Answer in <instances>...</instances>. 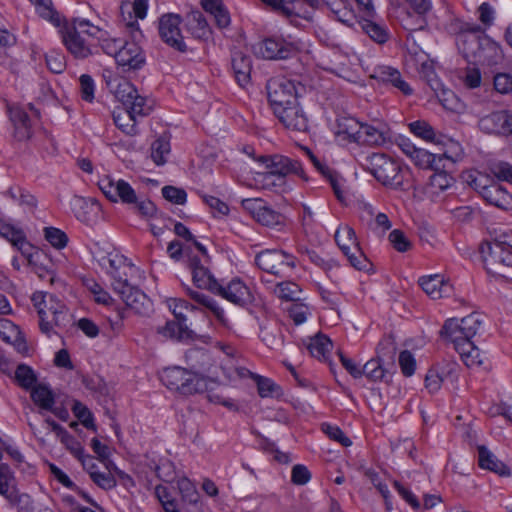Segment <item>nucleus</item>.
I'll return each instance as SVG.
<instances>
[{"mask_svg": "<svg viewBox=\"0 0 512 512\" xmlns=\"http://www.w3.org/2000/svg\"><path fill=\"white\" fill-rule=\"evenodd\" d=\"M186 359L195 371L191 372L181 367L166 368L161 374L162 383L184 395L204 392L208 389V380L201 372L209 370L210 354L204 349H191L186 353Z\"/></svg>", "mask_w": 512, "mask_h": 512, "instance_id": "1", "label": "nucleus"}, {"mask_svg": "<svg viewBox=\"0 0 512 512\" xmlns=\"http://www.w3.org/2000/svg\"><path fill=\"white\" fill-rule=\"evenodd\" d=\"M60 33L67 50L79 59L93 54L95 37H100L101 28L84 18L73 19L71 25H62Z\"/></svg>", "mask_w": 512, "mask_h": 512, "instance_id": "2", "label": "nucleus"}, {"mask_svg": "<svg viewBox=\"0 0 512 512\" xmlns=\"http://www.w3.org/2000/svg\"><path fill=\"white\" fill-rule=\"evenodd\" d=\"M98 186L110 201L132 205L134 211L142 217L150 218L156 213L155 205L146 198H139L132 186L122 179L104 176L98 181Z\"/></svg>", "mask_w": 512, "mask_h": 512, "instance_id": "3", "label": "nucleus"}, {"mask_svg": "<svg viewBox=\"0 0 512 512\" xmlns=\"http://www.w3.org/2000/svg\"><path fill=\"white\" fill-rule=\"evenodd\" d=\"M302 43L291 35H273L252 46L255 56L266 60H286L296 56Z\"/></svg>", "mask_w": 512, "mask_h": 512, "instance_id": "4", "label": "nucleus"}, {"mask_svg": "<svg viewBox=\"0 0 512 512\" xmlns=\"http://www.w3.org/2000/svg\"><path fill=\"white\" fill-rule=\"evenodd\" d=\"M479 249L489 272L496 273L501 266L512 267V230L499 234L491 242L482 243Z\"/></svg>", "mask_w": 512, "mask_h": 512, "instance_id": "5", "label": "nucleus"}, {"mask_svg": "<svg viewBox=\"0 0 512 512\" xmlns=\"http://www.w3.org/2000/svg\"><path fill=\"white\" fill-rule=\"evenodd\" d=\"M34 306L37 308L40 318V329L43 333L49 334L55 326H65L67 322V308L59 302L52 294L41 292L34 293L32 296Z\"/></svg>", "mask_w": 512, "mask_h": 512, "instance_id": "6", "label": "nucleus"}, {"mask_svg": "<svg viewBox=\"0 0 512 512\" xmlns=\"http://www.w3.org/2000/svg\"><path fill=\"white\" fill-rule=\"evenodd\" d=\"M365 168L383 185L392 189H403L400 165L382 153H373L366 158Z\"/></svg>", "mask_w": 512, "mask_h": 512, "instance_id": "7", "label": "nucleus"}, {"mask_svg": "<svg viewBox=\"0 0 512 512\" xmlns=\"http://www.w3.org/2000/svg\"><path fill=\"white\" fill-rule=\"evenodd\" d=\"M482 325V318L477 313H472L461 320L451 318L445 321L440 334L450 341L455 350L466 341H470Z\"/></svg>", "mask_w": 512, "mask_h": 512, "instance_id": "8", "label": "nucleus"}, {"mask_svg": "<svg viewBox=\"0 0 512 512\" xmlns=\"http://www.w3.org/2000/svg\"><path fill=\"white\" fill-rule=\"evenodd\" d=\"M456 44L459 51L470 62L485 63L487 56L485 51L496 50V43L491 41L486 36L482 35V28L480 30L471 29L456 38Z\"/></svg>", "mask_w": 512, "mask_h": 512, "instance_id": "9", "label": "nucleus"}, {"mask_svg": "<svg viewBox=\"0 0 512 512\" xmlns=\"http://www.w3.org/2000/svg\"><path fill=\"white\" fill-rule=\"evenodd\" d=\"M295 257L278 249H266L255 256V264L264 272L283 278L295 268Z\"/></svg>", "mask_w": 512, "mask_h": 512, "instance_id": "10", "label": "nucleus"}, {"mask_svg": "<svg viewBox=\"0 0 512 512\" xmlns=\"http://www.w3.org/2000/svg\"><path fill=\"white\" fill-rule=\"evenodd\" d=\"M266 89L273 112L295 104L298 100L299 90L296 83L285 77L271 78L267 82Z\"/></svg>", "mask_w": 512, "mask_h": 512, "instance_id": "11", "label": "nucleus"}, {"mask_svg": "<svg viewBox=\"0 0 512 512\" xmlns=\"http://www.w3.org/2000/svg\"><path fill=\"white\" fill-rule=\"evenodd\" d=\"M335 241L354 268L363 270L368 266V259L359 247L353 228L348 225L340 226L336 230Z\"/></svg>", "mask_w": 512, "mask_h": 512, "instance_id": "12", "label": "nucleus"}, {"mask_svg": "<svg viewBox=\"0 0 512 512\" xmlns=\"http://www.w3.org/2000/svg\"><path fill=\"white\" fill-rule=\"evenodd\" d=\"M260 161L265 164L266 173L278 175L284 179L290 174H294L307 181L308 177L302 167V164L295 159L284 155L263 156Z\"/></svg>", "mask_w": 512, "mask_h": 512, "instance_id": "13", "label": "nucleus"}, {"mask_svg": "<svg viewBox=\"0 0 512 512\" xmlns=\"http://www.w3.org/2000/svg\"><path fill=\"white\" fill-rule=\"evenodd\" d=\"M181 22L182 19L178 14H164L159 19L158 29L161 39L167 45L179 52H185L187 50V46L181 33Z\"/></svg>", "mask_w": 512, "mask_h": 512, "instance_id": "14", "label": "nucleus"}, {"mask_svg": "<svg viewBox=\"0 0 512 512\" xmlns=\"http://www.w3.org/2000/svg\"><path fill=\"white\" fill-rule=\"evenodd\" d=\"M114 291L136 314L145 316L152 311V303L147 295L137 287L130 285L128 281L123 284V287H118Z\"/></svg>", "mask_w": 512, "mask_h": 512, "instance_id": "15", "label": "nucleus"}, {"mask_svg": "<svg viewBox=\"0 0 512 512\" xmlns=\"http://www.w3.org/2000/svg\"><path fill=\"white\" fill-rule=\"evenodd\" d=\"M117 83L114 87L115 97L125 106L134 112H141L145 107H150L147 104L145 97L138 94L135 86L124 78L115 80Z\"/></svg>", "mask_w": 512, "mask_h": 512, "instance_id": "16", "label": "nucleus"}, {"mask_svg": "<svg viewBox=\"0 0 512 512\" xmlns=\"http://www.w3.org/2000/svg\"><path fill=\"white\" fill-rule=\"evenodd\" d=\"M274 114L289 130L296 132H306L308 130L309 120L298 100L295 101V104L285 106Z\"/></svg>", "mask_w": 512, "mask_h": 512, "instance_id": "17", "label": "nucleus"}, {"mask_svg": "<svg viewBox=\"0 0 512 512\" xmlns=\"http://www.w3.org/2000/svg\"><path fill=\"white\" fill-rule=\"evenodd\" d=\"M101 265L112 278L113 289L123 287V284L127 282L128 270L132 269L126 257L118 253H109L103 257Z\"/></svg>", "mask_w": 512, "mask_h": 512, "instance_id": "18", "label": "nucleus"}, {"mask_svg": "<svg viewBox=\"0 0 512 512\" xmlns=\"http://www.w3.org/2000/svg\"><path fill=\"white\" fill-rule=\"evenodd\" d=\"M479 127L488 134L511 135L512 114L507 110L492 112L479 120Z\"/></svg>", "mask_w": 512, "mask_h": 512, "instance_id": "19", "label": "nucleus"}, {"mask_svg": "<svg viewBox=\"0 0 512 512\" xmlns=\"http://www.w3.org/2000/svg\"><path fill=\"white\" fill-rule=\"evenodd\" d=\"M218 288L214 294H218L236 305L245 306L253 301L250 289L239 278L232 279L226 286L218 284Z\"/></svg>", "mask_w": 512, "mask_h": 512, "instance_id": "20", "label": "nucleus"}, {"mask_svg": "<svg viewBox=\"0 0 512 512\" xmlns=\"http://www.w3.org/2000/svg\"><path fill=\"white\" fill-rule=\"evenodd\" d=\"M400 150L411 159V161L422 169H436L435 161L440 156L428 152L425 149L418 148L408 138H400L398 143Z\"/></svg>", "mask_w": 512, "mask_h": 512, "instance_id": "21", "label": "nucleus"}, {"mask_svg": "<svg viewBox=\"0 0 512 512\" xmlns=\"http://www.w3.org/2000/svg\"><path fill=\"white\" fill-rule=\"evenodd\" d=\"M371 78L385 85H390L399 90L406 96L413 93L411 86L403 79L401 73L396 68L386 65H380L374 68Z\"/></svg>", "mask_w": 512, "mask_h": 512, "instance_id": "22", "label": "nucleus"}, {"mask_svg": "<svg viewBox=\"0 0 512 512\" xmlns=\"http://www.w3.org/2000/svg\"><path fill=\"white\" fill-rule=\"evenodd\" d=\"M116 62L125 70H137L143 67L146 58L141 47L134 42H124L116 56Z\"/></svg>", "mask_w": 512, "mask_h": 512, "instance_id": "23", "label": "nucleus"}, {"mask_svg": "<svg viewBox=\"0 0 512 512\" xmlns=\"http://www.w3.org/2000/svg\"><path fill=\"white\" fill-rule=\"evenodd\" d=\"M150 111L151 107H145L141 112H134L128 107L117 109L113 112V121L123 133L134 136L138 133L137 117L146 116Z\"/></svg>", "mask_w": 512, "mask_h": 512, "instance_id": "24", "label": "nucleus"}, {"mask_svg": "<svg viewBox=\"0 0 512 512\" xmlns=\"http://www.w3.org/2000/svg\"><path fill=\"white\" fill-rule=\"evenodd\" d=\"M9 118L13 125L14 138L18 141H25L32 137V122L27 112L20 106H9Z\"/></svg>", "mask_w": 512, "mask_h": 512, "instance_id": "25", "label": "nucleus"}, {"mask_svg": "<svg viewBox=\"0 0 512 512\" xmlns=\"http://www.w3.org/2000/svg\"><path fill=\"white\" fill-rule=\"evenodd\" d=\"M423 291L432 299L448 297L453 292L452 285L442 275L434 274L419 279Z\"/></svg>", "mask_w": 512, "mask_h": 512, "instance_id": "26", "label": "nucleus"}, {"mask_svg": "<svg viewBox=\"0 0 512 512\" xmlns=\"http://www.w3.org/2000/svg\"><path fill=\"white\" fill-rule=\"evenodd\" d=\"M243 205L252 209V214L255 220L265 226H275L282 222V215L273 209L265 206L259 200L246 199Z\"/></svg>", "mask_w": 512, "mask_h": 512, "instance_id": "27", "label": "nucleus"}, {"mask_svg": "<svg viewBox=\"0 0 512 512\" xmlns=\"http://www.w3.org/2000/svg\"><path fill=\"white\" fill-rule=\"evenodd\" d=\"M190 268L192 270L193 282L201 289L215 292L218 288V282L211 274L208 268L201 264L197 258H191Z\"/></svg>", "mask_w": 512, "mask_h": 512, "instance_id": "28", "label": "nucleus"}, {"mask_svg": "<svg viewBox=\"0 0 512 512\" xmlns=\"http://www.w3.org/2000/svg\"><path fill=\"white\" fill-rule=\"evenodd\" d=\"M390 140L389 130L385 126L376 127L363 124L357 143L370 146H382Z\"/></svg>", "mask_w": 512, "mask_h": 512, "instance_id": "29", "label": "nucleus"}, {"mask_svg": "<svg viewBox=\"0 0 512 512\" xmlns=\"http://www.w3.org/2000/svg\"><path fill=\"white\" fill-rule=\"evenodd\" d=\"M483 198L487 203L508 211L512 209V195L497 183H491L489 188L483 191Z\"/></svg>", "mask_w": 512, "mask_h": 512, "instance_id": "30", "label": "nucleus"}, {"mask_svg": "<svg viewBox=\"0 0 512 512\" xmlns=\"http://www.w3.org/2000/svg\"><path fill=\"white\" fill-rule=\"evenodd\" d=\"M478 463L482 469L492 471L500 476L510 475L509 467L485 446L478 447Z\"/></svg>", "mask_w": 512, "mask_h": 512, "instance_id": "31", "label": "nucleus"}, {"mask_svg": "<svg viewBox=\"0 0 512 512\" xmlns=\"http://www.w3.org/2000/svg\"><path fill=\"white\" fill-rule=\"evenodd\" d=\"M231 63L238 84L244 87L250 80V73L252 70L250 57L242 51L235 50L232 53Z\"/></svg>", "mask_w": 512, "mask_h": 512, "instance_id": "32", "label": "nucleus"}, {"mask_svg": "<svg viewBox=\"0 0 512 512\" xmlns=\"http://www.w3.org/2000/svg\"><path fill=\"white\" fill-rule=\"evenodd\" d=\"M306 347L312 357L320 361H328L333 344L326 335L318 333L314 337L309 338Z\"/></svg>", "mask_w": 512, "mask_h": 512, "instance_id": "33", "label": "nucleus"}, {"mask_svg": "<svg viewBox=\"0 0 512 512\" xmlns=\"http://www.w3.org/2000/svg\"><path fill=\"white\" fill-rule=\"evenodd\" d=\"M203 9L213 16L216 25L223 29L230 25L231 19L229 12L224 7L221 0H202Z\"/></svg>", "mask_w": 512, "mask_h": 512, "instance_id": "34", "label": "nucleus"}, {"mask_svg": "<svg viewBox=\"0 0 512 512\" xmlns=\"http://www.w3.org/2000/svg\"><path fill=\"white\" fill-rule=\"evenodd\" d=\"M158 333L166 338L187 340L194 338V332L190 330L186 323L179 321H168L163 327L158 329Z\"/></svg>", "mask_w": 512, "mask_h": 512, "instance_id": "35", "label": "nucleus"}, {"mask_svg": "<svg viewBox=\"0 0 512 512\" xmlns=\"http://www.w3.org/2000/svg\"><path fill=\"white\" fill-rule=\"evenodd\" d=\"M31 399L41 410L48 411L55 404V395L51 388L45 384H36L30 389Z\"/></svg>", "mask_w": 512, "mask_h": 512, "instance_id": "36", "label": "nucleus"}, {"mask_svg": "<svg viewBox=\"0 0 512 512\" xmlns=\"http://www.w3.org/2000/svg\"><path fill=\"white\" fill-rule=\"evenodd\" d=\"M328 7L339 22L347 26H352L356 22V15L348 0H334L328 3Z\"/></svg>", "mask_w": 512, "mask_h": 512, "instance_id": "37", "label": "nucleus"}, {"mask_svg": "<svg viewBox=\"0 0 512 512\" xmlns=\"http://www.w3.org/2000/svg\"><path fill=\"white\" fill-rule=\"evenodd\" d=\"M0 235L6 238L11 244L17 247L22 253H26L29 243L22 230L16 229L10 224L0 220Z\"/></svg>", "mask_w": 512, "mask_h": 512, "instance_id": "38", "label": "nucleus"}, {"mask_svg": "<svg viewBox=\"0 0 512 512\" xmlns=\"http://www.w3.org/2000/svg\"><path fill=\"white\" fill-rule=\"evenodd\" d=\"M457 352L468 367L481 366L485 359V355L471 340L458 346Z\"/></svg>", "mask_w": 512, "mask_h": 512, "instance_id": "39", "label": "nucleus"}, {"mask_svg": "<svg viewBox=\"0 0 512 512\" xmlns=\"http://www.w3.org/2000/svg\"><path fill=\"white\" fill-rule=\"evenodd\" d=\"M362 123L358 122L352 117H343L338 120L337 123V135L343 136L349 141H358L360 135Z\"/></svg>", "mask_w": 512, "mask_h": 512, "instance_id": "40", "label": "nucleus"}, {"mask_svg": "<svg viewBox=\"0 0 512 512\" xmlns=\"http://www.w3.org/2000/svg\"><path fill=\"white\" fill-rule=\"evenodd\" d=\"M363 31L376 43L384 44L390 37L387 28L369 18L359 22Z\"/></svg>", "mask_w": 512, "mask_h": 512, "instance_id": "41", "label": "nucleus"}, {"mask_svg": "<svg viewBox=\"0 0 512 512\" xmlns=\"http://www.w3.org/2000/svg\"><path fill=\"white\" fill-rule=\"evenodd\" d=\"M36 8L37 13L43 19L51 22L55 27H61L63 19L61 15L54 9L51 0H30Z\"/></svg>", "mask_w": 512, "mask_h": 512, "instance_id": "42", "label": "nucleus"}, {"mask_svg": "<svg viewBox=\"0 0 512 512\" xmlns=\"http://www.w3.org/2000/svg\"><path fill=\"white\" fill-rule=\"evenodd\" d=\"M15 477L7 464H0V495L8 500H13Z\"/></svg>", "mask_w": 512, "mask_h": 512, "instance_id": "43", "label": "nucleus"}, {"mask_svg": "<svg viewBox=\"0 0 512 512\" xmlns=\"http://www.w3.org/2000/svg\"><path fill=\"white\" fill-rule=\"evenodd\" d=\"M273 10L282 13L286 17L300 16V0H261Z\"/></svg>", "mask_w": 512, "mask_h": 512, "instance_id": "44", "label": "nucleus"}, {"mask_svg": "<svg viewBox=\"0 0 512 512\" xmlns=\"http://www.w3.org/2000/svg\"><path fill=\"white\" fill-rule=\"evenodd\" d=\"M410 2L411 7L414 9L417 14V20L419 22L418 26H412L408 22L404 23V28L409 31H419L422 30L426 25V19L424 15L431 9L432 4L431 0H408Z\"/></svg>", "mask_w": 512, "mask_h": 512, "instance_id": "45", "label": "nucleus"}, {"mask_svg": "<svg viewBox=\"0 0 512 512\" xmlns=\"http://www.w3.org/2000/svg\"><path fill=\"white\" fill-rule=\"evenodd\" d=\"M188 25L191 33L197 38H207L210 34L209 25L199 11L190 14Z\"/></svg>", "mask_w": 512, "mask_h": 512, "instance_id": "46", "label": "nucleus"}, {"mask_svg": "<svg viewBox=\"0 0 512 512\" xmlns=\"http://www.w3.org/2000/svg\"><path fill=\"white\" fill-rule=\"evenodd\" d=\"M274 294L285 301H296L299 299L301 289L298 284L291 281H283L273 288Z\"/></svg>", "mask_w": 512, "mask_h": 512, "instance_id": "47", "label": "nucleus"}, {"mask_svg": "<svg viewBox=\"0 0 512 512\" xmlns=\"http://www.w3.org/2000/svg\"><path fill=\"white\" fill-rule=\"evenodd\" d=\"M15 380L21 388L30 390L36 385L37 376L30 366L20 364L15 370Z\"/></svg>", "mask_w": 512, "mask_h": 512, "instance_id": "48", "label": "nucleus"}, {"mask_svg": "<svg viewBox=\"0 0 512 512\" xmlns=\"http://www.w3.org/2000/svg\"><path fill=\"white\" fill-rule=\"evenodd\" d=\"M396 355V344L390 337L383 338L376 347V359L383 363H393Z\"/></svg>", "mask_w": 512, "mask_h": 512, "instance_id": "49", "label": "nucleus"}, {"mask_svg": "<svg viewBox=\"0 0 512 512\" xmlns=\"http://www.w3.org/2000/svg\"><path fill=\"white\" fill-rule=\"evenodd\" d=\"M170 143L164 137H159L151 144V158L158 166L164 165L170 153Z\"/></svg>", "mask_w": 512, "mask_h": 512, "instance_id": "50", "label": "nucleus"}, {"mask_svg": "<svg viewBox=\"0 0 512 512\" xmlns=\"http://www.w3.org/2000/svg\"><path fill=\"white\" fill-rule=\"evenodd\" d=\"M384 365L385 363L381 362L379 359L372 358L362 367L363 375L373 382L382 381L386 374Z\"/></svg>", "mask_w": 512, "mask_h": 512, "instance_id": "51", "label": "nucleus"}, {"mask_svg": "<svg viewBox=\"0 0 512 512\" xmlns=\"http://www.w3.org/2000/svg\"><path fill=\"white\" fill-rule=\"evenodd\" d=\"M256 182L261 185L262 188L274 190L276 192L283 191L286 185V179L266 172L258 173Z\"/></svg>", "mask_w": 512, "mask_h": 512, "instance_id": "52", "label": "nucleus"}, {"mask_svg": "<svg viewBox=\"0 0 512 512\" xmlns=\"http://www.w3.org/2000/svg\"><path fill=\"white\" fill-rule=\"evenodd\" d=\"M98 43L104 53L113 56L116 59L118 51H120L124 42L121 39L109 38L106 36V32L101 29L100 37H95V43Z\"/></svg>", "mask_w": 512, "mask_h": 512, "instance_id": "53", "label": "nucleus"}, {"mask_svg": "<svg viewBox=\"0 0 512 512\" xmlns=\"http://www.w3.org/2000/svg\"><path fill=\"white\" fill-rule=\"evenodd\" d=\"M305 152L308 155L309 159L311 160L314 167L325 177L327 178L331 186L334 190L335 195L338 199H341L340 196V189L337 181L333 178V175L331 173V170L328 166H326L324 163H322L308 148H305Z\"/></svg>", "mask_w": 512, "mask_h": 512, "instance_id": "54", "label": "nucleus"}, {"mask_svg": "<svg viewBox=\"0 0 512 512\" xmlns=\"http://www.w3.org/2000/svg\"><path fill=\"white\" fill-rule=\"evenodd\" d=\"M410 131L417 137L425 140L434 142L435 141V131L433 127L426 121L417 120L411 122L409 124Z\"/></svg>", "mask_w": 512, "mask_h": 512, "instance_id": "55", "label": "nucleus"}, {"mask_svg": "<svg viewBox=\"0 0 512 512\" xmlns=\"http://www.w3.org/2000/svg\"><path fill=\"white\" fill-rule=\"evenodd\" d=\"M262 341L270 348L279 346L282 343V333L278 326H263L260 330Z\"/></svg>", "mask_w": 512, "mask_h": 512, "instance_id": "56", "label": "nucleus"}, {"mask_svg": "<svg viewBox=\"0 0 512 512\" xmlns=\"http://www.w3.org/2000/svg\"><path fill=\"white\" fill-rule=\"evenodd\" d=\"M305 255L313 264L325 271L329 277H331L330 273L339 267L337 261L332 258L325 259L314 250H306Z\"/></svg>", "mask_w": 512, "mask_h": 512, "instance_id": "57", "label": "nucleus"}, {"mask_svg": "<svg viewBox=\"0 0 512 512\" xmlns=\"http://www.w3.org/2000/svg\"><path fill=\"white\" fill-rule=\"evenodd\" d=\"M435 172L430 176L429 185L437 192H442L449 188L454 179L446 171L434 169Z\"/></svg>", "mask_w": 512, "mask_h": 512, "instance_id": "58", "label": "nucleus"}, {"mask_svg": "<svg viewBox=\"0 0 512 512\" xmlns=\"http://www.w3.org/2000/svg\"><path fill=\"white\" fill-rule=\"evenodd\" d=\"M44 237L56 249H62L68 243L66 233L55 227L44 228Z\"/></svg>", "mask_w": 512, "mask_h": 512, "instance_id": "59", "label": "nucleus"}, {"mask_svg": "<svg viewBox=\"0 0 512 512\" xmlns=\"http://www.w3.org/2000/svg\"><path fill=\"white\" fill-rule=\"evenodd\" d=\"M168 306L171 309L176 320L184 323L187 322V317L184 312L187 310L193 311L195 309V307L188 303L187 301L177 298H170L168 300Z\"/></svg>", "mask_w": 512, "mask_h": 512, "instance_id": "60", "label": "nucleus"}, {"mask_svg": "<svg viewBox=\"0 0 512 512\" xmlns=\"http://www.w3.org/2000/svg\"><path fill=\"white\" fill-rule=\"evenodd\" d=\"M178 489L182 495V499L188 503H196L199 495L195 485L187 478H180L177 482Z\"/></svg>", "mask_w": 512, "mask_h": 512, "instance_id": "61", "label": "nucleus"}, {"mask_svg": "<svg viewBox=\"0 0 512 512\" xmlns=\"http://www.w3.org/2000/svg\"><path fill=\"white\" fill-rule=\"evenodd\" d=\"M47 68L55 74L62 73L66 68L65 56L57 51H50L45 55Z\"/></svg>", "mask_w": 512, "mask_h": 512, "instance_id": "62", "label": "nucleus"}, {"mask_svg": "<svg viewBox=\"0 0 512 512\" xmlns=\"http://www.w3.org/2000/svg\"><path fill=\"white\" fill-rule=\"evenodd\" d=\"M389 241L393 248L398 252H406L411 249L412 244L405 233L399 229H394L389 234Z\"/></svg>", "mask_w": 512, "mask_h": 512, "instance_id": "63", "label": "nucleus"}, {"mask_svg": "<svg viewBox=\"0 0 512 512\" xmlns=\"http://www.w3.org/2000/svg\"><path fill=\"white\" fill-rule=\"evenodd\" d=\"M491 174L498 180L512 184V165L507 162H498L490 166Z\"/></svg>", "mask_w": 512, "mask_h": 512, "instance_id": "64", "label": "nucleus"}]
</instances>
